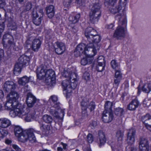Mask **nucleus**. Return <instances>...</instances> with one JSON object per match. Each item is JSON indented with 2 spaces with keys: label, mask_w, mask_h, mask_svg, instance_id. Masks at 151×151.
Masks as SVG:
<instances>
[{
  "label": "nucleus",
  "mask_w": 151,
  "mask_h": 151,
  "mask_svg": "<svg viewBox=\"0 0 151 151\" xmlns=\"http://www.w3.org/2000/svg\"><path fill=\"white\" fill-rule=\"evenodd\" d=\"M63 76L68 79L63 81L62 83L63 90L66 91V95H68L76 87L78 76L76 73H72L69 69L64 70Z\"/></svg>",
  "instance_id": "f257e3e1"
},
{
  "label": "nucleus",
  "mask_w": 151,
  "mask_h": 151,
  "mask_svg": "<svg viewBox=\"0 0 151 151\" xmlns=\"http://www.w3.org/2000/svg\"><path fill=\"white\" fill-rule=\"evenodd\" d=\"M122 14H119L116 16L119 20V25L115 30L113 37L117 40H122L125 37L127 21L124 9Z\"/></svg>",
  "instance_id": "f03ea898"
},
{
  "label": "nucleus",
  "mask_w": 151,
  "mask_h": 151,
  "mask_svg": "<svg viewBox=\"0 0 151 151\" xmlns=\"http://www.w3.org/2000/svg\"><path fill=\"white\" fill-rule=\"evenodd\" d=\"M14 131L15 136L18 137L19 140L25 142L29 140L32 143L36 141L35 137L34 134V130L32 128L23 131L22 128L18 126H15Z\"/></svg>",
  "instance_id": "7ed1b4c3"
},
{
  "label": "nucleus",
  "mask_w": 151,
  "mask_h": 151,
  "mask_svg": "<svg viewBox=\"0 0 151 151\" xmlns=\"http://www.w3.org/2000/svg\"><path fill=\"white\" fill-rule=\"evenodd\" d=\"M10 115L13 117L16 116L22 117L23 116H24V120L27 122L31 121L32 119H34L35 117V114H32V111H31L28 108H17L10 112Z\"/></svg>",
  "instance_id": "20e7f679"
},
{
  "label": "nucleus",
  "mask_w": 151,
  "mask_h": 151,
  "mask_svg": "<svg viewBox=\"0 0 151 151\" xmlns=\"http://www.w3.org/2000/svg\"><path fill=\"white\" fill-rule=\"evenodd\" d=\"M100 6L98 3L93 4L90 7L89 20L92 24L97 22L101 16Z\"/></svg>",
  "instance_id": "39448f33"
},
{
  "label": "nucleus",
  "mask_w": 151,
  "mask_h": 151,
  "mask_svg": "<svg viewBox=\"0 0 151 151\" xmlns=\"http://www.w3.org/2000/svg\"><path fill=\"white\" fill-rule=\"evenodd\" d=\"M30 61V59L28 56L22 55L19 58L17 63L15 65L14 71V74H20L22 67L28 63Z\"/></svg>",
  "instance_id": "423d86ee"
},
{
  "label": "nucleus",
  "mask_w": 151,
  "mask_h": 151,
  "mask_svg": "<svg viewBox=\"0 0 151 151\" xmlns=\"http://www.w3.org/2000/svg\"><path fill=\"white\" fill-rule=\"evenodd\" d=\"M49 111L50 114L54 117L62 120L64 112L63 110L60 109V106L55 107L54 106H52Z\"/></svg>",
  "instance_id": "0eeeda50"
},
{
  "label": "nucleus",
  "mask_w": 151,
  "mask_h": 151,
  "mask_svg": "<svg viewBox=\"0 0 151 151\" xmlns=\"http://www.w3.org/2000/svg\"><path fill=\"white\" fill-rule=\"evenodd\" d=\"M86 46L84 43L79 44L76 47L74 52V55L76 57L82 55L88 54L86 52Z\"/></svg>",
  "instance_id": "6e6552de"
},
{
  "label": "nucleus",
  "mask_w": 151,
  "mask_h": 151,
  "mask_svg": "<svg viewBox=\"0 0 151 151\" xmlns=\"http://www.w3.org/2000/svg\"><path fill=\"white\" fill-rule=\"evenodd\" d=\"M86 47V52L88 54H86V55L92 58L96 54L97 49L98 50L99 49L98 46L96 45L92 42L88 44Z\"/></svg>",
  "instance_id": "1a4fd4ad"
},
{
  "label": "nucleus",
  "mask_w": 151,
  "mask_h": 151,
  "mask_svg": "<svg viewBox=\"0 0 151 151\" xmlns=\"http://www.w3.org/2000/svg\"><path fill=\"white\" fill-rule=\"evenodd\" d=\"M105 0L106 1H108V4L110 6L109 10L111 13L115 14L119 13L122 9V7L121 6L118 5L116 6H114L117 0Z\"/></svg>",
  "instance_id": "9d476101"
},
{
  "label": "nucleus",
  "mask_w": 151,
  "mask_h": 151,
  "mask_svg": "<svg viewBox=\"0 0 151 151\" xmlns=\"http://www.w3.org/2000/svg\"><path fill=\"white\" fill-rule=\"evenodd\" d=\"M136 132V130L134 129H131L128 130L127 141L128 145H132L134 143Z\"/></svg>",
  "instance_id": "9b49d317"
},
{
  "label": "nucleus",
  "mask_w": 151,
  "mask_h": 151,
  "mask_svg": "<svg viewBox=\"0 0 151 151\" xmlns=\"http://www.w3.org/2000/svg\"><path fill=\"white\" fill-rule=\"evenodd\" d=\"M38 101L35 97L31 93L29 92L27 94L26 102L29 107H33Z\"/></svg>",
  "instance_id": "f8f14e48"
},
{
  "label": "nucleus",
  "mask_w": 151,
  "mask_h": 151,
  "mask_svg": "<svg viewBox=\"0 0 151 151\" xmlns=\"http://www.w3.org/2000/svg\"><path fill=\"white\" fill-rule=\"evenodd\" d=\"M16 87V85L14 82L11 81H7L4 83L3 87L5 91L9 93L15 90Z\"/></svg>",
  "instance_id": "ddd939ff"
},
{
  "label": "nucleus",
  "mask_w": 151,
  "mask_h": 151,
  "mask_svg": "<svg viewBox=\"0 0 151 151\" xmlns=\"http://www.w3.org/2000/svg\"><path fill=\"white\" fill-rule=\"evenodd\" d=\"M55 46L54 47L55 51L58 55L63 53L65 50V44L61 42H55Z\"/></svg>",
  "instance_id": "4468645a"
},
{
  "label": "nucleus",
  "mask_w": 151,
  "mask_h": 151,
  "mask_svg": "<svg viewBox=\"0 0 151 151\" xmlns=\"http://www.w3.org/2000/svg\"><path fill=\"white\" fill-rule=\"evenodd\" d=\"M139 148L141 151H148L149 145L148 141L147 139L143 137L139 138Z\"/></svg>",
  "instance_id": "2eb2a0df"
},
{
  "label": "nucleus",
  "mask_w": 151,
  "mask_h": 151,
  "mask_svg": "<svg viewBox=\"0 0 151 151\" xmlns=\"http://www.w3.org/2000/svg\"><path fill=\"white\" fill-rule=\"evenodd\" d=\"M97 34L96 31L91 27L87 28L85 32V35L88 41L91 42L92 37Z\"/></svg>",
  "instance_id": "dca6fc26"
},
{
  "label": "nucleus",
  "mask_w": 151,
  "mask_h": 151,
  "mask_svg": "<svg viewBox=\"0 0 151 151\" xmlns=\"http://www.w3.org/2000/svg\"><path fill=\"white\" fill-rule=\"evenodd\" d=\"M114 118L113 112L104 111L102 114V119L104 122L109 123L111 122Z\"/></svg>",
  "instance_id": "f3484780"
},
{
  "label": "nucleus",
  "mask_w": 151,
  "mask_h": 151,
  "mask_svg": "<svg viewBox=\"0 0 151 151\" xmlns=\"http://www.w3.org/2000/svg\"><path fill=\"white\" fill-rule=\"evenodd\" d=\"M32 15V20L33 23L36 25L38 26L40 25L43 19V17L39 16V14L36 11H35V9H33Z\"/></svg>",
  "instance_id": "a211bd4d"
},
{
  "label": "nucleus",
  "mask_w": 151,
  "mask_h": 151,
  "mask_svg": "<svg viewBox=\"0 0 151 151\" xmlns=\"http://www.w3.org/2000/svg\"><path fill=\"white\" fill-rule=\"evenodd\" d=\"M45 68L42 65L37 68L36 71L37 79L41 80L45 77Z\"/></svg>",
  "instance_id": "6ab92c4d"
},
{
  "label": "nucleus",
  "mask_w": 151,
  "mask_h": 151,
  "mask_svg": "<svg viewBox=\"0 0 151 151\" xmlns=\"http://www.w3.org/2000/svg\"><path fill=\"white\" fill-rule=\"evenodd\" d=\"M17 104V102H14L11 99H7L6 102L4 105V107L6 109L10 110V112L14 110L17 108H15Z\"/></svg>",
  "instance_id": "aec40b11"
},
{
  "label": "nucleus",
  "mask_w": 151,
  "mask_h": 151,
  "mask_svg": "<svg viewBox=\"0 0 151 151\" xmlns=\"http://www.w3.org/2000/svg\"><path fill=\"white\" fill-rule=\"evenodd\" d=\"M140 105L139 101L137 99L133 100L128 105L127 109L130 111H134Z\"/></svg>",
  "instance_id": "412c9836"
},
{
  "label": "nucleus",
  "mask_w": 151,
  "mask_h": 151,
  "mask_svg": "<svg viewBox=\"0 0 151 151\" xmlns=\"http://www.w3.org/2000/svg\"><path fill=\"white\" fill-rule=\"evenodd\" d=\"M45 81L47 82H51L52 80L55 79V75L54 71L52 69L47 70L45 73Z\"/></svg>",
  "instance_id": "4be33fe9"
},
{
  "label": "nucleus",
  "mask_w": 151,
  "mask_h": 151,
  "mask_svg": "<svg viewBox=\"0 0 151 151\" xmlns=\"http://www.w3.org/2000/svg\"><path fill=\"white\" fill-rule=\"evenodd\" d=\"M98 135L99 139V146L101 147L105 144L106 138L104 132L102 131H99Z\"/></svg>",
  "instance_id": "5701e85b"
},
{
  "label": "nucleus",
  "mask_w": 151,
  "mask_h": 151,
  "mask_svg": "<svg viewBox=\"0 0 151 151\" xmlns=\"http://www.w3.org/2000/svg\"><path fill=\"white\" fill-rule=\"evenodd\" d=\"M41 44V42L40 40L35 39L32 41L31 47L35 52H37L40 48Z\"/></svg>",
  "instance_id": "b1692460"
},
{
  "label": "nucleus",
  "mask_w": 151,
  "mask_h": 151,
  "mask_svg": "<svg viewBox=\"0 0 151 151\" xmlns=\"http://www.w3.org/2000/svg\"><path fill=\"white\" fill-rule=\"evenodd\" d=\"M19 97V95L15 90L9 92L7 96V99H11L14 101V102H17L16 101Z\"/></svg>",
  "instance_id": "393cba45"
},
{
  "label": "nucleus",
  "mask_w": 151,
  "mask_h": 151,
  "mask_svg": "<svg viewBox=\"0 0 151 151\" xmlns=\"http://www.w3.org/2000/svg\"><path fill=\"white\" fill-rule=\"evenodd\" d=\"M47 15L48 18H52L54 15V7L53 5H50L46 8Z\"/></svg>",
  "instance_id": "a878e982"
},
{
  "label": "nucleus",
  "mask_w": 151,
  "mask_h": 151,
  "mask_svg": "<svg viewBox=\"0 0 151 151\" xmlns=\"http://www.w3.org/2000/svg\"><path fill=\"white\" fill-rule=\"evenodd\" d=\"M88 99L86 98H83L81 103L82 113L85 114L86 113V110L88 107Z\"/></svg>",
  "instance_id": "bb28decb"
},
{
  "label": "nucleus",
  "mask_w": 151,
  "mask_h": 151,
  "mask_svg": "<svg viewBox=\"0 0 151 151\" xmlns=\"http://www.w3.org/2000/svg\"><path fill=\"white\" fill-rule=\"evenodd\" d=\"M11 121L6 118H2L0 119V127L3 128L8 127L11 125Z\"/></svg>",
  "instance_id": "cd10ccee"
},
{
  "label": "nucleus",
  "mask_w": 151,
  "mask_h": 151,
  "mask_svg": "<svg viewBox=\"0 0 151 151\" xmlns=\"http://www.w3.org/2000/svg\"><path fill=\"white\" fill-rule=\"evenodd\" d=\"M31 78L30 76L27 77L26 76L20 78L18 80L19 84L22 86L25 85L26 83L31 81Z\"/></svg>",
  "instance_id": "c85d7f7f"
},
{
  "label": "nucleus",
  "mask_w": 151,
  "mask_h": 151,
  "mask_svg": "<svg viewBox=\"0 0 151 151\" xmlns=\"http://www.w3.org/2000/svg\"><path fill=\"white\" fill-rule=\"evenodd\" d=\"M50 100L52 106H54L55 107H58L60 106V103L58 101V98L57 96L55 95H52L51 96Z\"/></svg>",
  "instance_id": "c756f323"
},
{
  "label": "nucleus",
  "mask_w": 151,
  "mask_h": 151,
  "mask_svg": "<svg viewBox=\"0 0 151 151\" xmlns=\"http://www.w3.org/2000/svg\"><path fill=\"white\" fill-rule=\"evenodd\" d=\"M86 56V58H83L81 60V63L83 65H85L87 64H91L92 63L93 58L88 56Z\"/></svg>",
  "instance_id": "7c9ffc66"
},
{
  "label": "nucleus",
  "mask_w": 151,
  "mask_h": 151,
  "mask_svg": "<svg viewBox=\"0 0 151 151\" xmlns=\"http://www.w3.org/2000/svg\"><path fill=\"white\" fill-rule=\"evenodd\" d=\"M80 17V14H77L73 16L70 15L68 19L71 23L74 24L78 22Z\"/></svg>",
  "instance_id": "2f4dec72"
},
{
  "label": "nucleus",
  "mask_w": 151,
  "mask_h": 151,
  "mask_svg": "<svg viewBox=\"0 0 151 151\" xmlns=\"http://www.w3.org/2000/svg\"><path fill=\"white\" fill-rule=\"evenodd\" d=\"M12 37V35L9 33H6L4 35L2 43L4 47H7V44L6 43V42Z\"/></svg>",
  "instance_id": "473e14b6"
},
{
  "label": "nucleus",
  "mask_w": 151,
  "mask_h": 151,
  "mask_svg": "<svg viewBox=\"0 0 151 151\" xmlns=\"http://www.w3.org/2000/svg\"><path fill=\"white\" fill-rule=\"evenodd\" d=\"M39 123L40 124V129L42 132H46L50 130V125L45 124L41 122H39Z\"/></svg>",
  "instance_id": "72a5a7b5"
},
{
  "label": "nucleus",
  "mask_w": 151,
  "mask_h": 151,
  "mask_svg": "<svg viewBox=\"0 0 151 151\" xmlns=\"http://www.w3.org/2000/svg\"><path fill=\"white\" fill-rule=\"evenodd\" d=\"M123 135V133L121 130H119L116 132V137L117 138L120 145L122 144Z\"/></svg>",
  "instance_id": "f704fd0d"
},
{
  "label": "nucleus",
  "mask_w": 151,
  "mask_h": 151,
  "mask_svg": "<svg viewBox=\"0 0 151 151\" xmlns=\"http://www.w3.org/2000/svg\"><path fill=\"white\" fill-rule=\"evenodd\" d=\"M112 103L109 101H107L104 105L105 110L106 112H113L112 110Z\"/></svg>",
  "instance_id": "c9c22d12"
},
{
  "label": "nucleus",
  "mask_w": 151,
  "mask_h": 151,
  "mask_svg": "<svg viewBox=\"0 0 151 151\" xmlns=\"http://www.w3.org/2000/svg\"><path fill=\"white\" fill-rule=\"evenodd\" d=\"M92 38L91 42H93V43L96 45L98 46L97 44L100 42L101 40V37L96 34V35H93Z\"/></svg>",
  "instance_id": "e433bc0d"
},
{
  "label": "nucleus",
  "mask_w": 151,
  "mask_h": 151,
  "mask_svg": "<svg viewBox=\"0 0 151 151\" xmlns=\"http://www.w3.org/2000/svg\"><path fill=\"white\" fill-rule=\"evenodd\" d=\"M142 90L145 93H149L151 91V84L148 83L144 84L142 87Z\"/></svg>",
  "instance_id": "4c0bfd02"
},
{
  "label": "nucleus",
  "mask_w": 151,
  "mask_h": 151,
  "mask_svg": "<svg viewBox=\"0 0 151 151\" xmlns=\"http://www.w3.org/2000/svg\"><path fill=\"white\" fill-rule=\"evenodd\" d=\"M6 42H7V47H6V48H9L12 47H13L14 49H15V50H17L15 48V43L14 42V39L13 37L11 38L10 39L8 40Z\"/></svg>",
  "instance_id": "58836bf2"
},
{
  "label": "nucleus",
  "mask_w": 151,
  "mask_h": 151,
  "mask_svg": "<svg viewBox=\"0 0 151 151\" xmlns=\"http://www.w3.org/2000/svg\"><path fill=\"white\" fill-rule=\"evenodd\" d=\"M124 111L122 108L118 107L116 108L114 111L115 114L118 116H121L124 114Z\"/></svg>",
  "instance_id": "ea45409f"
},
{
  "label": "nucleus",
  "mask_w": 151,
  "mask_h": 151,
  "mask_svg": "<svg viewBox=\"0 0 151 151\" xmlns=\"http://www.w3.org/2000/svg\"><path fill=\"white\" fill-rule=\"evenodd\" d=\"M141 120L143 124L147 123L149 120L151 121V116L149 114H147L146 115L143 116L141 118Z\"/></svg>",
  "instance_id": "a19ab883"
},
{
  "label": "nucleus",
  "mask_w": 151,
  "mask_h": 151,
  "mask_svg": "<svg viewBox=\"0 0 151 151\" xmlns=\"http://www.w3.org/2000/svg\"><path fill=\"white\" fill-rule=\"evenodd\" d=\"M32 3L31 2L28 1L24 4V10L25 11H29L32 8Z\"/></svg>",
  "instance_id": "79ce46f5"
},
{
  "label": "nucleus",
  "mask_w": 151,
  "mask_h": 151,
  "mask_svg": "<svg viewBox=\"0 0 151 151\" xmlns=\"http://www.w3.org/2000/svg\"><path fill=\"white\" fill-rule=\"evenodd\" d=\"M43 121L45 122L50 123L52 121V117L50 116L47 115H45L43 116Z\"/></svg>",
  "instance_id": "37998d69"
},
{
  "label": "nucleus",
  "mask_w": 151,
  "mask_h": 151,
  "mask_svg": "<svg viewBox=\"0 0 151 151\" xmlns=\"http://www.w3.org/2000/svg\"><path fill=\"white\" fill-rule=\"evenodd\" d=\"M104 66H103V63L99 61H98V63L96 67L97 70L98 72H102L104 69Z\"/></svg>",
  "instance_id": "c03bdc74"
},
{
  "label": "nucleus",
  "mask_w": 151,
  "mask_h": 151,
  "mask_svg": "<svg viewBox=\"0 0 151 151\" xmlns=\"http://www.w3.org/2000/svg\"><path fill=\"white\" fill-rule=\"evenodd\" d=\"M8 26L9 27V29L12 30H15L17 28V26L16 23L12 22L8 24Z\"/></svg>",
  "instance_id": "a18cd8bd"
},
{
  "label": "nucleus",
  "mask_w": 151,
  "mask_h": 151,
  "mask_svg": "<svg viewBox=\"0 0 151 151\" xmlns=\"http://www.w3.org/2000/svg\"><path fill=\"white\" fill-rule=\"evenodd\" d=\"M111 65L113 69H119V65L118 64L115 60H113L111 62Z\"/></svg>",
  "instance_id": "49530a36"
},
{
  "label": "nucleus",
  "mask_w": 151,
  "mask_h": 151,
  "mask_svg": "<svg viewBox=\"0 0 151 151\" xmlns=\"http://www.w3.org/2000/svg\"><path fill=\"white\" fill-rule=\"evenodd\" d=\"M122 74L119 69H116L115 71V74L114 77L121 78H122Z\"/></svg>",
  "instance_id": "de8ad7c7"
},
{
  "label": "nucleus",
  "mask_w": 151,
  "mask_h": 151,
  "mask_svg": "<svg viewBox=\"0 0 151 151\" xmlns=\"http://www.w3.org/2000/svg\"><path fill=\"white\" fill-rule=\"evenodd\" d=\"M93 141V135L90 133H89L87 136V141L89 143H92Z\"/></svg>",
  "instance_id": "09e8293b"
},
{
  "label": "nucleus",
  "mask_w": 151,
  "mask_h": 151,
  "mask_svg": "<svg viewBox=\"0 0 151 151\" xmlns=\"http://www.w3.org/2000/svg\"><path fill=\"white\" fill-rule=\"evenodd\" d=\"M95 106V103L92 101L88 105L87 108H88L89 109H90V111H92L94 109Z\"/></svg>",
  "instance_id": "8fccbe9b"
},
{
  "label": "nucleus",
  "mask_w": 151,
  "mask_h": 151,
  "mask_svg": "<svg viewBox=\"0 0 151 151\" xmlns=\"http://www.w3.org/2000/svg\"><path fill=\"white\" fill-rule=\"evenodd\" d=\"M72 1V0H64L63 5L65 7H68L70 5Z\"/></svg>",
  "instance_id": "3c124183"
},
{
  "label": "nucleus",
  "mask_w": 151,
  "mask_h": 151,
  "mask_svg": "<svg viewBox=\"0 0 151 151\" xmlns=\"http://www.w3.org/2000/svg\"><path fill=\"white\" fill-rule=\"evenodd\" d=\"M121 79V78L114 77V84L115 86L118 87L119 86Z\"/></svg>",
  "instance_id": "603ef678"
},
{
  "label": "nucleus",
  "mask_w": 151,
  "mask_h": 151,
  "mask_svg": "<svg viewBox=\"0 0 151 151\" xmlns=\"http://www.w3.org/2000/svg\"><path fill=\"white\" fill-rule=\"evenodd\" d=\"M83 78L85 80L87 81L90 78V74L87 72H85L83 74Z\"/></svg>",
  "instance_id": "864d4df0"
},
{
  "label": "nucleus",
  "mask_w": 151,
  "mask_h": 151,
  "mask_svg": "<svg viewBox=\"0 0 151 151\" xmlns=\"http://www.w3.org/2000/svg\"><path fill=\"white\" fill-rule=\"evenodd\" d=\"M0 133L2 137L6 136L8 134V132L6 130L1 128H0Z\"/></svg>",
  "instance_id": "5fc2aeb1"
},
{
  "label": "nucleus",
  "mask_w": 151,
  "mask_h": 151,
  "mask_svg": "<svg viewBox=\"0 0 151 151\" xmlns=\"http://www.w3.org/2000/svg\"><path fill=\"white\" fill-rule=\"evenodd\" d=\"M127 0H119L120 6L124 7L127 4Z\"/></svg>",
  "instance_id": "6e6d98bb"
},
{
  "label": "nucleus",
  "mask_w": 151,
  "mask_h": 151,
  "mask_svg": "<svg viewBox=\"0 0 151 151\" xmlns=\"http://www.w3.org/2000/svg\"><path fill=\"white\" fill-rule=\"evenodd\" d=\"M97 122L96 121H92L90 124L89 126L93 129L97 125Z\"/></svg>",
  "instance_id": "4d7b16f0"
},
{
  "label": "nucleus",
  "mask_w": 151,
  "mask_h": 151,
  "mask_svg": "<svg viewBox=\"0 0 151 151\" xmlns=\"http://www.w3.org/2000/svg\"><path fill=\"white\" fill-rule=\"evenodd\" d=\"M61 126V123H58L55 122V127L56 129H59Z\"/></svg>",
  "instance_id": "13d9d810"
},
{
  "label": "nucleus",
  "mask_w": 151,
  "mask_h": 151,
  "mask_svg": "<svg viewBox=\"0 0 151 151\" xmlns=\"http://www.w3.org/2000/svg\"><path fill=\"white\" fill-rule=\"evenodd\" d=\"M5 5L4 0H0V8L3 9Z\"/></svg>",
  "instance_id": "bf43d9fd"
},
{
  "label": "nucleus",
  "mask_w": 151,
  "mask_h": 151,
  "mask_svg": "<svg viewBox=\"0 0 151 151\" xmlns=\"http://www.w3.org/2000/svg\"><path fill=\"white\" fill-rule=\"evenodd\" d=\"M4 51L2 49L0 48V62L1 60V58L4 56Z\"/></svg>",
  "instance_id": "052dcab7"
},
{
  "label": "nucleus",
  "mask_w": 151,
  "mask_h": 151,
  "mask_svg": "<svg viewBox=\"0 0 151 151\" xmlns=\"http://www.w3.org/2000/svg\"><path fill=\"white\" fill-rule=\"evenodd\" d=\"M12 147L14 149L17 151H20L21 150L20 148L16 145H12Z\"/></svg>",
  "instance_id": "680f3d73"
},
{
  "label": "nucleus",
  "mask_w": 151,
  "mask_h": 151,
  "mask_svg": "<svg viewBox=\"0 0 151 151\" xmlns=\"http://www.w3.org/2000/svg\"><path fill=\"white\" fill-rule=\"evenodd\" d=\"M37 13L39 14V17H43L44 13L43 12V9H40L38 12Z\"/></svg>",
  "instance_id": "e2e57ef3"
},
{
  "label": "nucleus",
  "mask_w": 151,
  "mask_h": 151,
  "mask_svg": "<svg viewBox=\"0 0 151 151\" xmlns=\"http://www.w3.org/2000/svg\"><path fill=\"white\" fill-rule=\"evenodd\" d=\"M69 27H70V29H72V31L74 32H77V28L75 27L74 25H71V26H69Z\"/></svg>",
  "instance_id": "0e129e2a"
},
{
  "label": "nucleus",
  "mask_w": 151,
  "mask_h": 151,
  "mask_svg": "<svg viewBox=\"0 0 151 151\" xmlns=\"http://www.w3.org/2000/svg\"><path fill=\"white\" fill-rule=\"evenodd\" d=\"M114 27V25L113 24H110L106 25L105 26V28L108 29H111L113 28Z\"/></svg>",
  "instance_id": "69168bd1"
},
{
  "label": "nucleus",
  "mask_w": 151,
  "mask_h": 151,
  "mask_svg": "<svg viewBox=\"0 0 151 151\" xmlns=\"http://www.w3.org/2000/svg\"><path fill=\"white\" fill-rule=\"evenodd\" d=\"M5 25L4 23L0 24V31L3 32L4 29Z\"/></svg>",
  "instance_id": "338daca9"
},
{
  "label": "nucleus",
  "mask_w": 151,
  "mask_h": 151,
  "mask_svg": "<svg viewBox=\"0 0 151 151\" xmlns=\"http://www.w3.org/2000/svg\"><path fill=\"white\" fill-rule=\"evenodd\" d=\"M83 150L84 151H91V149L89 146L87 147H83Z\"/></svg>",
  "instance_id": "774afa93"
}]
</instances>
